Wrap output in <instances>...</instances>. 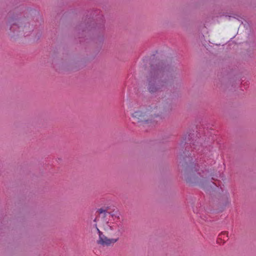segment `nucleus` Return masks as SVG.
I'll return each mask as SVG.
<instances>
[{"mask_svg":"<svg viewBox=\"0 0 256 256\" xmlns=\"http://www.w3.org/2000/svg\"><path fill=\"white\" fill-rule=\"evenodd\" d=\"M166 112V108L162 106H150L144 111L134 112L132 116L136 122L148 124L156 117L161 116Z\"/></svg>","mask_w":256,"mask_h":256,"instance_id":"f257e3e1","label":"nucleus"},{"mask_svg":"<svg viewBox=\"0 0 256 256\" xmlns=\"http://www.w3.org/2000/svg\"><path fill=\"white\" fill-rule=\"evenodd\" d=\"M160 72V70L159 69L154 70L153 72H150V76L148 78V89L150 92H154L160 88L161 82L159 80L158 82L156 80L158 78Z\"/></svg>","mask_w":256,"mask_h":256,"instance_id":"f03ea898","label":"nucleus"},{"mask_svg":"<svg viewBox=\"0 0 256 256\" xmlns=\"http://www.w3.org/2000/svg\"><path fill=\"white\" fill-rule=\"evenodd\" d=\"M204 172L202 171L197 172L191 169L189 173L186 174V181L188 182H194L202 184L205 181Z\"/></svg>","mask_w":256,"mask_h":256,"instance_id":"7ed1b4c3","label":"nucleus"},{"mask_svg":"<svg viewBox=\"0 0 256 256\" xmlns=\"http://www.w3.org/2000/svg\"><path fill=\"white\" fill-rule=\"evenodd\" d=\"M98 231L99 234V238L98 240V243L104 246H109L114 245L118 240V238H108L104 234H103L98 229Z\"/></svg>","mask_w":256,"mask_h":256,"instance_id":"20e7f679","label":"nucleus"},{"mask_svg":"<svg viewBox=\"0 0 256 256\" xmlns=\"http://www.w3.org/2000/svg\"><path fill=\"white\" fill-rule=\"evenodd\" d=\"M106 210L103 208H100L98 210V212L99 214L105 213Z\"/></svg>","mask_w":256,"mask_h":256,"instance_id":"39448f33","label":"nucleus"},{"mask_svg":"<svg viewBox=\"0 0 256 256\" xmlns=\"http://www.w3.org/2000/svg\"><path fill=\"white\" fill-rule=\"evenodd\" d=\"M221 234H226L228 236V232H222Z\"/></svg>","mask_w":256,"mask_h":256,"instance_id":"423d86ee","label":"nucleus"}]
</instances>
